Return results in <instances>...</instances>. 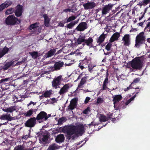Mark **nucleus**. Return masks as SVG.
<instances>
[{
	"label": "nucleus",
	"instance_id": "53",
	"mask_svg": "<svg viewBox=\"0 0 150 150\" xmlns=\"http://www.w3.org/2000/svg\"><path fill=\"white\" fill-rule=\"evenodd\" d=\"M94 67V66H92V64H89L88 66V71L90 72H91L93 68Z\"/></svg>",
	"mask_w": 150,
	"mask_h": 150
},
{
	"label": "nucleus",
	"instance_id": "16",
	"mask_svg": "<svg viewBox=\"0 0 150 150\" xmlns=\"http://www.w3.org/2000/svg\"><path fill=\"white\" fill-rule=\"evenodd\" d=\"M110 82V81L108 80H106V79H105L104 81L103 84L102 88L100 90L99 93H100L103 91H105L107 89L108 91H109L110 89L107 86L108 83Z\"/></svg>",
	"mask_w": 150,
	"mask_h": 150
},
{
	"label": "nucleus",
	"instance_id": "40",
	"mask_svg": "<svg viewBox=\"0 0 150 150\" xmlns=\"http://www.w3.org/2000/svg\"><path fill=\"white\" fill-rule=\"evenodd\" d=\"M100 121L101 122H104L106 121V117L104 115L100 114L99 117Z\"/></svg>",
	"mask_w": 150,
	"mask_h": 150
},
{
	"label": "nucleus",
	"instance_id": "55",
	"mask_svg": "<svg viewBox=\"0 0 150 150\" xmlns=\"http://www.w3.org/2000/svg\"><path fill=\"white\" fill-rule=\"evenodd\" d=\"M91 99V98L89 97H87L85 100L84 103L86 104L89 101V100Z\"/></svg>",
	"mask_w": 150,
	"mask_h": 150
},
{
	"label": "nucleus",
	"instance_id": "62",
	"mask_svg": "<svg viewBox=\"0 0 150 150\" xmlns=\"http://www.w3.org/2000/svg\"><path fill=\"white\" fill-rule=\"evenodd\" d=\"M64 24L63 22H60L59 23V26L60 27H63L64 26Z\"/></svg>",
	"mask_w": 150,
	"mask_h": 150
},
{
	"label": "nucleus",
	"instance_id": "32",
	"mask_svg": "<svg viewBox=\"0 0 150 150\" xmlns=\"http://www.w3.org/2000/svg\"><path fill=\"white\" fill-rule=\"evenodd\" d=\"M78 21L71 22L70 23L67 24V27L69 29H71L78 23Z\"/></svg>",
	"mask_w": 150,
	"mask_h": 150
},
{
	"label": "nucleus",
	"instance_id": "29",
	"mask_svg": "<svg viewBox=\"0 0 150 150\" xmlns=\"http://www.w3.org/2000/svg\"><path fill=\"white\" fill-rule=\"evenodd\" d=\"M56 51V49H51L46 54V57L47 58H49L53 56L55 53Z\"/></svg>",
	"mask_w": 150,
	"mask_h": 150
},
{
	"label": "nucleus",
	"instance_id": "43",
	"mask_svg": "<svg viewBox=\"0 0 150 150\" xmlns=\"http://www.w3.org/2000/svg\"><path fill=\"white\" fill-rule=\"evenodd\" d=\"M78 100V98H75L71 100L70 103L76 106Z\"/></svg>",
	"mask_w": 150,
	"mask_h": 150
},
{
	"label": "nucleus",
	"instance_id": "24",
	"mask_svg": "<svg viewBox=\"0 0 150 150\" xmlns=\"http://www.w3.org/2000/svg\"><path fill=\"white\" fill-rule=\"evenodd\" d=\"M64 140V137L63 134L58 135L56 137L55 141L57 143H62Z\"/></svg>",
	"mask_w": 150,
	"mask_h": 150
},
{
	"label": "nucleus",
	"instance_id": "34",
	"mask_svg": "<svg viewBox=\"0 0 150 150\" xmlns=\"http://www.w3.org/2000/svg\"><path fill=\"white\" fill-rule=\"evenodd\" d=\"M87 79V77L86 76L82 77L81 79L80 83L79 84L78 87H80L85 84L86 82Z\"/></svg>",
	"mask_w": 150,
	"mask_h": 150
},
{
	"label": "nucleus",
	"instance_id": "39",
	"mask_svg": "<svg viewBox=\"0 0 150 150\" xmlns=\"http://www.w3.org/2000/svg\"><path fill=\"white\" fill-rule=\"evenodd\" d=\"M39 23H34L32 24L29 27L30 30H31L35 28H37L38 27Z\"/></svg>",
	"mask_w": 150,
	"mask_h": 150
},
{
	"label": "nucleus",
	"instance_id": "58",
	"mask_svg": "<svg viewBox=\"0 0 150 150\" xmlns=\"http://www.w3.org/2000/svg\"><path fill=\"white\" fill-rule=\"evenodd\" d=\"M63 12H66V13H67L68 12H70L71 11V9L69 8L65 9H64L63 10Z\"/></svg>",
	"mask_w": 150,
	"mask_h": 150
},
{
	"label": "nucleus",
	"instance_id": "15",
	"mask_svg": "<svg viewBox=\"0 0 150 150\" xmlns=\"http://www.w3.org/2000/svg\"><path fill=\"white\" fill-rule=\"evenodd\" d=\"M122 40L124 42V45L129 46L131 42L130 40V36L129 34H126L124 35L122 38Z\"/></svg>",
	"mask_w": 150,
	"mask_h": 150
},
{
	"label": "nucleus",
	"instance_id": "8",
	"mask_svg": "<svg viewBox=\"0 0 150 150\" xmlns=\"http://www.w3.org/2000/svg\"><path fill=\"white\" fill-rule=\"evenodd\" d=\"M16 10H14L15 15L17 17H19L22 15L23 12V6L21 5L18 4L15 7Z\"/></svg>",
	"mask_w": 150,
	"mask_h": 150
},
{
	"label": "nucleus",
	"instance_id": "48",
	"mask_svg": "<svg viewBox=\"0 0 150 150\" xmlns=\"http://www.w3.org/2000/svg\"><path fill=\"white\" fill-rule=\"evenodd\" d=\"M103 98L99 97L97 98L96 103L98 104H100L103 102Z\"/></svg>",
	"mask_w": 150,
	"mask_h": 150
},
{
	"label": "nucleus",
	"instance_id": "42",
	"mask_svg": "<svg viewBox=\"0 0 150 150\" xmlns=\"http://www.w3.org/2000/svg\"><path fill=\"white\" fill-rule=\"evenodd\" d=\"M119 105L120 108L123 109L126 108V106L127 105H126L125 102L124 101H122Z\"/></svg>",
	"mask_w": 150,
	"mask_h": 150
},
{
	"label": "nucleus",
	"instance_id": "12",
	"mask_svg": "<svg viewBox=\"0 0 150 150\" xmlns=\"http://www.w3.org/2000/svg\"><path fill=\"white\" fill-rule=\"evenodd\" d=\"M83 6L85 10L91 9L94 8L96 6V4L93 1L88 2L83 4Z\"/></svg>",
	"mask_w": 150,
	"mask_h": 150
},
{
	"label": "nucleus",
	"instance_id": "36",
	"mask_svg": "<svg viewBox=\"0 0 150 150\" xmlns=\"http://www.w3.org/2000/svg\"><path fill=\"white\" fill-rule=\"evenodd\" d=\"M14 9L13 8H8L6 11L5 14L6 15H9L12 14L14 12Z\"/></svg>",
	"mask_w": 150,
	"mask_h": 150
},
{
	"label": "nucleus",
	"instance_id": "3",
	"mask_svg": "<svg viewBox=\"0 0 150 150\" xmlns=\"http://www.w3.org/2000/svg\"><path fill=\"white\" fill-rule=\"evenodd\" d=\"M131 67L134 69L141 70L142 67V62L140 57H137L133 59L130 64Z\"/></svg>",
	"mask_w": 150,
	"mask_h": 150
},
{
	"label": "nucleus",
	"instance_id": "57",
	"mask_svg": "<svg viewBox=\"0 0 150 150\" xmlns=\"http://www.w3.org/2000/svg\"><path fill=\"white\" fill-rule=\"evenodd\" d=\"M1 5H2L4 9H5V8H6L8 7L7 4L6 2L2 3L1 4Z\"/></svg>",
	"mask_w": 150,
	"mask_h": 150
},
{
	"label": "nucleus",
	"instance_id": "9",
	"mask_svg": "<svg viewBox=\"0 0 150 150\" xmlns=\"http://www.w3.org/2000/svg\"><path fill=\"white\" fill-rule=\"evenodd\" d=\"M62 77L61 76H59L53 79L52 82V86L53 87L56 89L57 88L58 86L61 84Z\"/></svg>",
	"mask_w": 150,
	"mask_h": 150
},
{
	"label": "nucleus",
	"instance_id": "19",
	"mask_svg": "<svg viewBox=\"0 0 150 150\" xmlns=\"http://www.w3.org/2000/svg\"><path fill=\"white\" fill-rule=\"evenodd\" d=\"M106 34L103 33L100 35L98 38H97L96 41L97 43H98V45H100L104 41L105 38L106 37Z\"/></svg>",
	"mask_w": 150,
	"mask_h": 150
},
{
	"label": "nucleus",
	"instance_id": "60",
	"mask_svg": "<svg viewBox=\"0 0 150 150\" xmlns=\"http://www.w3.org/2000/svg\"><path fill=\"white\" fill-rule=\"evenodd\" d=\"M30 135V134H28V135H24V136H23V138L25 139H26L30 137L29 136Z\"/></svg>",
	"mask_w": 150,
	"mask_h": 150
},
{
	"label": "nucleus",
	"instance_id": "64",
	"mask_svg": "<svg viewBox=\"0 0 150 150\" xmlns=\"http://www.w3.org/2000/svg\"><path fill=\"white\" fill-rule=\"evenodd\" d=\"M6 3L7 4L8 6H10L12 4V2L11 1H7V3Z\"/></svg>",
	"mask_w": 150,
	"mask_h": 150
},
{
	"label": "nucleus",
	"instance_id": "4",
	"mask_svg": "<svg viewBox=\"0 0 150 150\" xmlns=\"http://www.w3.org/2000/svg\"><path fill=\"white\" fill-rule=\"evenodd\" d=\"M60 128L63 132L67 134L69 139H70L72 135L75 134L74 125L65 126Z\"/></svg>",
	"mask_w": 150,
	"mask_h": 150
},
{
	"label": "nucleus",
	"instance_id": "14",
	"mask_svg": "<svg viewBox=\"0 0 150 150\" xmlns=\"http://www.w3.org/2000/svg\"><path fill=\"white\" fill-rule=\"evenodd\" d=\"M8 79V78H6L0 80V83L2 84L1 88L3 90H7L9 88V85L8 83H5Z\"/></svg>",
	"mask_w": 150,
	"mask_h": 150
},
{
	"label": "nucleus",
	"instance_id": "6",
	"mask_svg": "<svg viewBox=\"0 0 150 150\" xmlns=\"http://www.w3.org/2000/svg\"><path fill=\"white\" fill-rule=\"evenodd\" d=\"M78 67L81 70L87 68V64L91 62V58H85L84 59L80 60Z\"/></svg>",
	"mask_w": 150,
	"mask_h": 150
},
{
	"label": "nucleus",
	"instance_id": "47",
	"mask_svg": "<svg viewBox=\"0 0 150 150\" xmlns=\"http://www.w3.org/2000/svg\"><path fill=\"white\" fill-rule=\"evenodd\" d=\"M76 106L75 105H73L72 104L70 103L69 105L67 107L68 110H74Z\"/></svg>",
	"mask_w": 150,
	"mask_h": 150
},
{
	"label": "nucleus",
	"instance_id": "2",
	"mask_svg": "<svg viewBox=\"0 0 150 150\" xmlns=\"http://www.w3.org/2000/svg\"><path fill=\"white\" fill-rule=\"evenodd\" d=\"M146 37L144 33L142 32L140 33L136 37L135 47L139 48L144 44H145Z\"/></svg>",
	"mask_w": 150,
	"mask_h": 150
},
{
	"label": "nucleus",
	"instance_id": "31",
	"mask_svg": "<svg viewBox=\"0 0 150 150\" xmlns=\"http://www.w3.org/2000/svg\"><path fill=\"white\" fill-rule=\"evenodd\" d=\"M148 4H150L149 7H150V0H143L142 1L139 2L138 5L142 6L146 5Z\"/></svg>",
	"mask_w": 150,
	"mask_h": 150
},
{
	"label": "nucleus",
	"instance_id": "7",
	"mask_svg": "<svg viewBox=\"0 0 150 150\" xmlns=\"http://www.w3.org/2000/svg\"><path fill=\"white\" fill-rule=\"evenodd\" d=\"M36 120L35 117H31L26 121L25 125L28 127H34L36 124Z\"/></svg>",
	"mask_w": 150,
	"mask_h": 150
},
{
	"label": "nucleus",
	"instance_id": "54",
	"mask_svg": "<svg viewBox=\"0 0 150 150\" xmlns=\"http://www.w3.org/2000/svg\"><path fill=\"white\" fill-rule=\"evenodd\" d=\"M134 88L135 89H139L137 91H136L133 93V94L135 93V95H136L138 93H139L140 91V90L141 89V88H139V87H136V88Z\"/></svg>",
	"mask_w": 150,
	"mask_h": 150
},
{
	"label": "nucleus",
	"instance_id": "33",
	"mask_svg": "<svg viewBox=\"0 0 150 150\" xmlns=\"http://www.w3.org/2000/svg\"><path fill=\"white\" fill-rule=\"evenodd\" d=\"M52 91L51 90L47 91L42 94V96H44L45 98L50 97V96L52 94Z\"/></svg>",
	"mask_w": 150,
	"mask_h": 150
},
{
	"label": "nucleus",
	"instance_id": "17",
	"mask_svg": "<svg viewBox=\"0 0 150 150\" xmlns=\"http://www.w3.org/2000/svg\"><path fill=\"white\" fill-rule=\"evenodd\" d=\"M75 134H81L83 132L84 130V127L83 125L74 126Z\"/></svg>",
	"mask_w": 150,
	"mask_h": 150
},
{
	"label": "nucleus",
	"instance_id": "61",
	"mask_svg": "<svg viewBox=\"0 0 150 150\" xmlns=\"http://www.w3.org/2000/svg\"><path fill=\"white\" fill-rule=\"evenodd\" d=\"M82 73H81V74H80L79 75V76L78 77L77 79L75 80V81H78L79 80L80 78H81L82 76Z\"/></svg>",
	"mask_w": 150,
	"mask_h": 150
},
{
	"label": "nucleus",
	"instance_id": "18",
	"mask_svg": "<svg viewBox=\"0 0 150 150\" xmlns=\"http://www.w3.org/2000/svg\"><path fill=\"white\" fill-rule=\"evenodd\" d=\"M64 64V62L61 61L54 62V70L55 71H57L60 69L63 66Z\"/></svg>",
	"mask_w": 150,
	"mask_h": 150
},
{
	"label": "nucleus",
	"instance_id": "35",
	"mask_svg": "<svg viewBox=\"0 0 150 150\" xmlns=\"http://www.w3.org/2000/svg\"><path fill=\"white\" fill-rule=\"evenodd\" d=\"M33 109H30L24 114V115L26 117H30L34 112Z\"/></svg>",
	"mask_w": 150,
	"mask_h": 150
},
{
	"label": "nucleus",
	"instance_id": "1",
	"mask_svg": "<svg viewBox=\"0 0 150 150\" xmlns=\"http://www.w3.org/2000/svg\"><path fill=\"white\" fill-rule=\"evenodd\" d=\"M21 21V19L16 17L13 15L8 16L5 21L6 24L10 25L19 24Z\"/></svg>",
	"mask_w": 150,
	"mask_h": 150
},
{
	"label": "nucleus",
	"instance_id": "22",
	"mask_svg": "<svg viewBox=\"0 0 150 150\" xmlns=\"http://www.w3.org/2000/svg\"><path fill=\"white\" fill-rule=\"evenodd\" d=\"M9 48L4 47L3 49L0 48V58L2 57L4 55L7 53L9 51Z\"/></svg>",
	"mask_w": 150,
	"mask_h": 150
},
{
	"label": "nucleus",
	"instance_id": "49",
	"mask_svg": "<svg viewBox=\"0 0 150 150\" xmlns=\"http://www.w3.org/2000/svg\"><path fill=\"white\" fill-rule=\"evenodd\" d=\"M136 97V95H134L133 97L130 98L125 103H126V105H128L129 103H130L132 101L134 100V98Z\"/></svg>",
	"mask_w": 150,
	"mask_h": 150
},
{
	"label": "nucleus",
	"instance_id": "20",
	"mask_svg": "<svg viewBox=\"0 0 150 150\" xmlns=\"http://www.w3.org/2000/svg\"><path fill=\"white\" fill-rule=\"evenodd\" d=\"M113 99L114 107H115V105L118 103L122 99V97L121 95H115L112 97Z\"/></svg>",
	"mask_w": 150,
	"mask_h": 150
},
{
	"label": "nucleus",
	"instance_id": "37",
	"mask_svg": "<svg viewBox=\"0 0 150 150\" xmlns=\"http://www.w3.org/2000/svg\"><path fill=\"white\" fill-rule=\"evenodd\" d=\"M66 121V118L64 117H63L59 118L58 121V125H61L63 122H65Z\"/></svg>",
	"mask_w": 150,
	"mask_h": 150
},
{
	"label": "nucleus",
	"instance_id": "21",
	"mask_svg": "<svg viewBox=\"0 0 150 150\" xmlns=\"http://www.w3.org/2000/svg\"><path fill=\"white\" fill-rule=\"evenodd\" d=\"M93 40L92 38L90 37L88 39H85L84 42L85 44L90 47H94L96 46H93Z\"/></svg>",
	"mask_w": 150,
	"mask_h": 150
},
{
	"label": "nucleus",
	"instance_id": "28",
	"mask_svg": "<svg viewBox=\"0 0 150 150\" xmlns=\"http://www.w3.org/2000/svg\"><path fill=\"white\" fill-rule=\"evenodd\" d=\"M2 110L5 112H12L13 111L16 110V107L15 106H11V107L6 108H3Z\"/></svg>",
	"mask_w": 150,
	"mask_h": 150
},
{
	"label": "nucleus",
	"instance_id": "41",
	"mask_svg": "<svg viewBox=\"0 0 150 150\" xmlns=\"http://www.w3.org/2000/svg\"><path fill=\"white\" fill-rule=\"evenodd\" d=\"M29 54L33 58H36L38 57V52H29Z\"/></svg>",
	"mask_w": 150,
	"mask_h": 150
},
{
	"label": "nucleus",
	"instance_id": "13",
	"mask_svg": "<svg viewBox=\"0 0 150 150\" xmlns=\"http://www.w3.org/2000/svg\"><path fill=\"white\" fill-rule=\"evenodd\" d=\"M70 88V84L67 83L64 85L60 89L59 92V93L60 95H64V93L68 91V90Z\"/></svg>",
	"mask_w": 150,
	"mask_h": 150
},
{
	"label": "nucleus",
	"instance_id": "56",
	"mask_svg": "<svg viewBox=\"0 0 150 150\" xmlns=\"http://www.w3.org/2000/svg\"><path fill=\"white\" fill-rule=\"evenodd\" d=\"M140 79L139 78H137L136 79H134L133 82L132 83H133V84L134 83H137L139 82V81H140Z\"/></svg>",
	"mask_w": 150,
	"mask_h": 150
},
{
	"label": "nucleus",
	"instance_id": "52",
	"mask_svg": "<svg viewBox=\"0 0 150 150\" xmlns=\"http://www.w3.org/2000/svg\"><path fill=\"white\" fill-rule=\"evenodd\" d=\"M90 111V108L88 107L83 110V112L85 114H87L88 113V112Z\"/></svg>",
	"mask_w": 150,
	"mask_h": 150
},
{
	"label": "nucleus",
	"instance_id": "63",
	"mask_svg": "<svg viewBox=\"0 0 150 150\" xmlns=\"http://www.w3.org/2000/svg\"><path fill=\"white\" fill-rule=\"evenodd\" d=\"M51 100H52V101L51 103H56V102H57V101H56V99L54 98H52L51 99Z\"/></svg>",
	"mask_w": 150,
	"mask_h": 150
},
{
	"label": "nucleus",
	"instance_id": "11",
	"mask_svg": "<svg viewBox=\"0 0 150 150\" xmlns=\"http://www.w3.org/2000/svg\"><path fill=\"white\" fill-rule=\"evenodd\" d=\"M88 26L86 22L80 23L76 28L75 30L78 31H83L86 29Z\"/></svg>",
	"mask_w": 150,
	"mask_h": 150
},
{
	"label": "nucleus",
	"instance_id": "51",
	"mask_svg": "<svg viewBox=\"0 0 150 150\" xmlns=\"http://www.w3.org/2000/svg\"><path fill=\"white\" fill-rule=\"evenodd\" d=\"M112 44L109 42L108 43L107 45L105 46V49L108 51L110 50V48L111 47Z\"/></svg>",
	"mask_w": 150,
	"mask_h": 150
},
{
	"label": "nucleus",
	"instance_id": "44",
	"mask_svg": "<svg viewBox=\"0 0 150 150\" xmlns=\"http://www.w3.org/2000/svg\"><path fill=\"white\" fill-rule=\"evenodd\" d=\"M77 17V16L72 15L67 19V22H71L75 19Z\"/></svg>",
	"mask_w": 150,
	"mask_h": 150
},
{
	"label": "nucleus",
	"instance_id": "50",
	"mask_svg": "<svg viewBox=\"0 0 150 150\" xmlns=\"http://www.w3.org/2000/svg\"><path fill=\"white\" fill-rule=\"evenodd\" d=\"M150 22L148 23L146 27L145 28L144 31H149L150 32Z\"/></svg>",
	"mask_w": 150,
	"mask_h": 150
},
{
	"label": "nucleus",
	"instance_id": "23",
	"mask_svg": "<svg viewBox=\"0 0 150 150\" xmlns=\"http://www.w3.org/2000/svg\"><path fill=\"white\" fill-rule=\"evenodd\" d=\"M1 117L2 120L9 121H11L13 120V117L10 116V114L8 113L3 114L1 115Z\"/></svg>",
	"mask_w": 150,
	"mask_h": 150
},
{
	"label": "nucleus",
	"instance_id": "10",
	"mask_svg": "<svg viewBox=\"0 0 150 150\" xmlns=\"http://www.w3.org/2000/svg\"><path fill=\"white\" fill-rule=\"evenodd\" d=\"M113 5L109 4L105 5L103 7L102 10V13L103 15H105L109 13L110 10H111Z\"/></svg>",
	"mask_w": 150,
	"mask_h": 150
},
{
	"label": "nucleus",
	"instance_id": "26",
	"mask_svg": "<svg viewBox=\"0 0 150 150\" xmlns=\"http://www.w3.org/2000/svg\"><path fill=\"white\" fill-rule=\"evenodd\" d=\"M43 17L44 19V25L46 27H49L50 21V18L48 17V16L45 13L43 14Z\"/></svg>",
	"mask_w": 150,
	"mask_h": 150
},
{
	"label": "nucleus",
	"instance_id": "38",
	"mask_svg": "<svg viewBox=\"0 0 150 150\" xmlns=\"http://www.w3.org/2000/svg\"><path fill=\"white\" fill-rule=\"evenodd\" d=\"M57 149V145L54 143L50 145L47 150H55Z\"/></svg>",
	"mask_w": 150,
	"mask_h": 150
},
{
	"label": "nucleus",
	"instance_id": "5",
	"mask_svg": "<svg viewBox=\"0 0 150 150\" xmlns=\"http://www.w3.org/2000/svg\"><path fill=\"white\" fill-rule=\"evenodd\" d=\"M35 118L39 123H42L47 120V113L45 111H41L37 115Z\"/></svg>",
	"mask_w": 150,
	"mask_h": 150
},
{
	"label": "nucleus",
	"instance_id": "45",
	"mask_svg": "<svg viewBox=\"0 0 150 150\" xmlns=\"http://www.w3.org/2000/svg\"><path fill=\"white\" fill-rule=\"evenodd\" d=\"M49 136L47 135H43L42 138V142H46L48 141Z\"/></svg>",
	"mask_w": 150,
	"mask_h": 150
},
{
	"label": "nucleus",
	"instance_id": "27",
	"mask_svg": "<svg viewBox=\"0 0 150 150\" xmlns=\"http://www.w3.org/2000/svg\"><path fill=\"white\" fill-rule=\"evenodd\" d=\"M86 36L85 35H80L77 39L76 42L77 45H80L82 42H84Z\"/></svg>",
	"mask_w": 150,
	"mask_h": 150
},
{
	"label": "nucleus",
	"instance_id": "46",
	"mask_svg": "<svg viewBox=\"0 0 150 150\" xmlns=\"http://www.w3.org/2000/svg\"><path fill=\"white\" fill-rule=\"evenodd\" d=\"M24 147L23 145H18L16 146L14 150H24Z\"/></svg>",
	"mask_w": 150,
	"mask_h": 150
},
{
	"label": "nucleus",
	"instance_id": "59",
	"mask_svg": "<svg viewBox=\"0 0 150 150\" xmlns=\"http://www.w3.org/2000/svg\"><path fill=\"white\" fill-rule=\"evenodd\" d=\"M109 73L108 70H107V71L106 73V78L105 79H106V80H108Z\"/></svg>",
	"mask_w": 150,
	"mask_h": 150
},
{
	"label": "nucleus",
	"instance_id": "25",
	"mask_svg": "<svg viewBox=\"0 0 150 150\" xmlns=\"http://www.w3.org/2000/svg\"><path fill=\"white\" fill-rule=\"evenodd\" d=\"M120 35V34L118 32L114 33L110 38L109 40L110 42H112L118 40Z\"/></svg>",
	"mask_w": 150,
	"mask_h": 150
},
{
	"label": "nucleus",
	"instance_id": "30",
	"mask_svg": "<svg viewBox=\"0 0 150 150\" xmlns=\"http://www.w3.org/2000/svg\"><path fill=\"white\" fill-rule=\"evenodd\" d=\"M13 64V62L11 61L6 62L3 66H2L3 68V70L5 71L7 70L10 68Z\"/></svg>",
	"mask_w": 150,
	"mask_h": 150
}]
</instances>
